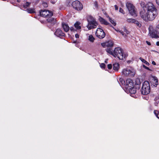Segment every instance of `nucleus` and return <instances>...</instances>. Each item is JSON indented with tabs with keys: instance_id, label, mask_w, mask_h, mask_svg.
Segmentation results:
<instances>
[{
	"instance_id": "nucleus-1",
	"label": "nucleus",
	"mask_w": 159,
	"mask_h": 159,
	"mask_svg": "<svg viewBox=\"0 0 159 159\" xmlns=\"http://www.w3.org/2000/svg\"><path fill=\"white\" fill-rule=\"evenodd\" d=\"M147 7L146 12L144 10H141L140 12V16L146 22L152 21L157 16V10L152 2H149Z\"/></svg>"
},
{
	"instance_id": "nucleus-2",
	"label": "nucleus",
	"mask_w": 159,
	"mask_h": 159,
	"mask_svg": "<svg viewBox=\"0 0 159 159\" xmlns=\"http://www.w3.org/2000/svg\"><path fill=\"white\" fill-rule=\"evenodd\" d=\"M106 50L107 53L112 55L115 57L118 58L120 60H123L127 56L124 53L123 50L119 47L115 48L114 51L109 48H107Z\"/></svg>"
},
{
	"instance_id": "nucleus-3",
	"label": "nucleus",
	"mask_w": 159,
	"mask_h": 159,
	"mask_svg": "<svg viewBox=\"0 0 159 159\" xmlns=\"http://www.w3.org/2000/svg\"><path fill=\"white\" fill-rule=\"evenodd\" d=\"M141 93L143 95L148 94L150 92V83L148 81H145L143 83L141 90Z\"/></svg>"
},
{
	"instance_id": "nucleus-4",
	"label": "nucleus",
	"mask_w": 159,
	"mask_h": 159,
	"mask_svg": "<svg viewBox=\"0 0 159 159\" xmlns=\"http://www.w3.org/2000/svg\"><path fill=\"white\" fill-rule=\"evenodd\" d=\"M88 22L87 27L89 29H91L96 27L98 23L96 20L92 16H89L88 19Z\"/></svg>"
},
{
	"instance_id": "nucleus-5",
	"label": "nucleus",
	"mask_w": 159,
	"mask_h": 159,
	"mask_svg": "<svg viewBox=\"0 0 159 159\" xmlns=\"http://www.w3.org/2000/svg\"><path fill=\"white\" fill-rule=\"evenodd\" d=\"M126 6L128 9L129 13L134 16H137L136 11L134 9V7L132 4L130 2H127L126 4Z\"/></svg>"
},
{
	"instance_id": "nucleus-6",
	"label": "nucleus",
	"mask_w": 159,
	"mask_h": 159,
	"mask_svg": "<svg viewBox=\"0 0 159 159\" xmlns=\"http://www.w3.org/2000/svg\"><path fill=\"white\" fill-rule=\"evenodd\" d=\"M122 74L125 76H134L135 75L134 71L129 68H126L124 69L122 71Z\"/></svg>"
},
{
	"instance_id": "nucleus-7",
	"label": "nucleus",
	"mask_w": 159,
	"mask_h": 159,
	"mask_svg": "<svg viewBox=\"0 0 159 159\" xmlns=\"http://www.w3.org/2000/svg\"><path fill=\"white\" fill-rule=\"evenodd\" d=\"M72 6L77 11H80L83 8L82 4L78 0H76L73 2Z\"/></svg>"
},
{
	"instance_id": "nucleus-8",
	"label": "nucleus",
	"mask_w": 159,
	"mask_h": 159,
	"mask_svg": "<svg viewBox=\"0 0 159 159\" xmlns=\"http://www.w3.org/2000/svg\"><path fill=\"white\" fill-rule=\"evenodd\" d=\"M40 13L41 16L44 17H50L53 15L52 11L46 10H41Z\"/></svg>"
},
{
	"instance_id": "nucleus-9",
	"label": "nucleus",
	"mask_w": 159,
	"mask_h": 159,
	"mask_svg": "<svg viewBox=\"0 0 159 159\" xmlns=\"http://www.w3.org/2000/svg\"><path fill=\"white\" fill-rule=\"evenodd\" d=\"M95 34L96 36L100 39L104 38L106 35L104 31L100 28L97 29L96 32Z\"/></svg>"
},
{
	"instance_id": "nucleus-10",
	"label": "nucleus",
	"mask_w": 159,
	"mask_h": 159,
	"mask_svg": "<svg viewBox=\"0 0 159 159\" xmlns=\"http://www.w3.org/2000/svg\"><path fill=\"white\" fill-rule=\"evenodd\" d=\"M101 45L102 47L104 48L107 47V48H111V47H112L113 45V42L111 40H109L107 42L104 43H102L101 44Z\"/></svg>"
},
{
	"instance_id": "nucleus-11",
	"label": "nucleus",
	"mask_w": 159,
	"mask_h": 159,
	"mask_svg": "<svg viewBox=\"0 0 159 159\" xmlns=\"http://www.w3.org/2000/svg\"><path fill=\"white\" fill-rule=\"evenodd\" d=\"M132 87H134L132 80L130 79H127L125 82V89H128V88H131Z\"/></svg>"
},
{
	"instance_id": "nucleus-12",
	"label": "nucleus",
	"mask_w": 159,
	"mask_h": 159,
	"mask_svg": "<svg viewBox=\"0 0 159 159\" xmlns=\"http://www.w3.org/2000/svg\"><path fill=\"white\" fill-rule=\"evenodd\" d=\"M54 34L57 37L61 38L64 36L65 34L63 33L60 29H57L55 31Z\"/></svg>"
},
{
	"instance_id": "nucleus-13",
	"label": "nucleus",
	"mask_w": 159,
	"mask_h": 159,
	"mask_svg": "<svg viewBox=\"0 0 159 159\" xmlns=\"http://www.w3.org/2000/svg\"><path fill=\"white\" fill-rule=\"evenodd\" d=\"M150 36L152 38L157 39L159 37L158 35V34L154 29H153L151 32H150Z\"/></svg>"
},
{
	"instance_id": "nucleus-14",
	"label": "nucleus",
	"mask_w": 159,
	"mask_h": 159,
	"mask_svg": "<svg viewBox=\"0 0 159 159\" xmlns=\"http://www.w3.org/2000/svg\"><path fill=\"white\" fill-rule=\"evenodd\" d=\"M151 84L154 86L156 87L158 84L157 79L156 77H154L151 81Z\"/></svg>"
},
{
	"instance_id": "nucleus-15",
	"label": "nucleus",
	"mask_w": 159,
	"mask_h": 159,
	"mask_svg": "<svg viewBox=\"0 0 159 159\" xmlns=\"http://www.w3.org/2000/svg\"><path fill=\"white\" fill-rule=\"evenodd\" d=\"M62 26L64 31L66 32H67L70 30V27L68 24L65 23H62Z\"/></svg>"
},
{
	"instance_id": "nucleus-16",
	"label": "nucleus",
	"mask_w": 159,
	"mask_h": 159,
	"mask_svg": "<svg viewBox=\"0 0 159 159\" xmlns=\"http://www.w3.org/2000/svg\"><path fill=\"white\" fill-rule=\"evenodd\" d=\"M126 91H129L131 94H134L136 93V90L134 87H131V88H128L126 89Z\"/></svg>"
},
{
	"instance_id": "nucleus-17",
	"label": "nucleus",
	"mask_w": 159,
	"mask_h": 159,
	"mask_svg": "<svg viewBox=\"0 0 159 159\" xmlns=\"http://www.w3.org/2000/svg\"><path fill=\"white\" fill-rule=\"evenodd\" d=\"M99 20L101 23L102 24H103L105 25H108L109 24V23L101 17H99Z\"/></svg>"
},
{
	"instance_id": "nucleus-18",
	"label": "nucleus",
	"mask_w": 159,
	"mask_h": 159,
	"mask_svg": "<svg viewBox=\"0 0 159 159\" xmlns=\"http://www.w3.org/2000/svg\"><path fill=\"white\" fill-rule=\"evenodd\" d=\"M149 2H148L146 4H145L143 2H140V5L143 9V10H144L146 11V10H147V6Z\"/></svg>"
},
{
	"instance_id": "nucleus-19",
	"label": "nucleus",
	"mask_w": 159,
	"mask_h": 159,
	"mask_svg": "<svg viewBox=\"0 0 159 159\" xmlns=\"http://www.w3.org/2000/svg\"><path fill=\"white\" fill-rule=\"evenodd\" d=\"M120 86L125 85V80L122 78H120L119 80H117Z\"/></svg>"
},
{
	"instance_id": "nucleus-20",
	"label": "nucleus",
	"mask_w": 159,
	"mask_h": 159,
	"mask_svg": "<svg viewBox=\"0 0 159 159\" xmlns=\"http://www.w3.org/2000/svg\"><path fill=\"white\" fill-rule=\"evenodd\" d=\"M48 22L51 23L52 24H54L56 23V20L54 18L49 17L47 19Z\"/></svg>"
},
{
	"instance_id": "nucleus-21",
	"label": "nucleus",
	"mask_w": 159,
	"mask_h": 159,
	"mask_svg": "<svg viewBox=\"0 0 159 159\" xmlns=\"http://www.w3.org/2000/svg\"><path fill=\"white\" fill-rule=\"evenodd\" d=\"M113 70L115 71H118L120 67L119 64L115 63L113 64Z\"/></svg>"
},
{
	"instance_id": "nucleus-22",
	"label": "nucleus",
	"mask_w": 159,
	"mask_h": 159,
	"mask_svg": "<svg viewBox=\"0 0 159 159\" xmlns=\"http://www.w3.org/2000/svg\"><path fill=\"white\" fill-rule=\"evenodd\" d=\"M154 104L156 106H157L159 103V96L156 97L154 99Z\"/></svg>"
},
{
	"instance_id": "nucleus-23",
	"label": "nucleus",
	"mask_w": 159,
	"mask_h": 159,
	"mask_svg": "<svg viewBox=\"0 0 159 159\" xmlns=\"http://www.w3.org/2000/svg\"><path fill=\"white\" fill-rule=\"evenodd\" d=\"M80 23L79 22H77L74 24L75 28L78 30H80L81 29V27L80 26Z\"/></svg>"
},
{
	"instance_id": "nucleus-24",
	"label": "nucleus",
	"mask_w": 159,
	"mask_h": 159,
	"mask_svg": "<svg viewBox=\"0 0 159 159\" xmlns=\"http://www.w3.org/2000/svg\"><path fill=\"white\" fill-rule=\"evenodd\" d=\"M89 40L91 42H93L95 40V38L92 35H89L88 37Z\"/></svg>"
},
{
	"instance_id": "nucleus-25",
	"label": "nucleus",
	"mask_w": 159,
	"mask_h": 159,
	"mask_svg": "<svg viewBox=\"0 0 159 159\" xmlns=\"http://www.w3.org/2000/svg\"><path fill=\"white\" fill-rule=\"evenodd\" d=\"M108 18H109V20L110 22L114 26H116V22L114 21L113 20H112L111 18L109 17L108 16Z\"/></svg>"
},
{
	"instance_id": "nucleus-26",
	"label": "nucleus",
	"mask_w": 159,
	"mask_h": 159,
	"mask_svg": "<svg viewBox=\"0 0 159 159\" xmlns=\"http://www.w3.org/2000/svg\"><path fill=\"white\" fill-rule=\"evenodd\" d=\"M134 23L136 24V25L139 27L140 28L142 26L141 24L136 20H135V21H134Z\"/></svg>"
},
{
	"instance_id": "nucleus-27",
	"label": "nucleus",
	"mask_w": 159,
	"mask_h": 159,
	"mask_svg": "<svg viewBox=\"0 0 159 159\" xmlns=\"http://www.w3.org/2000/svg\"><path fill=\"white\" fill-rule=\"evenodd\" d=\"M139 59L143 62L144 63L147 65L149 66V64L148 62L146 61L144 59L142 58V57H140Z\"/></svg>"
},
{
	"instance_id": "nucleus-28",
	"label": "nucleus",
	"mask_w": 159,
	"mask_h": 159,
	"mask_svg": "<svg viewBox=\"0 0 159 159\" xmlns=\"http://www.w3.org/2000/svg\"><path fill=\"white\" fill-rule=\"evenodd\" d=\"M30 4V2H26L23 5V7L25 8H26L29 7Z\"/></svg>"
},
{
	"instance_id": "nucleus-29",
	"label": "nucleus",
	"mask_w": 159,
	"mask_h": 159,
	"mask_svg": "<svg viewBox=\"0 0 159 159\" xmlns=\"http://www.w3.org/2000/svg\"><path fill=\"white\" fill-rule=\"evenodd\" d=\"M135 20L134 19L129 18L127 19V21L129 23H134L135 21Z\"/></svg>"
},
{
	"instance_id": "nucleus-30",
	"label": "nucleus",
	"mask_w": 159,
	"mask_h": 159,
	"mask_svg": "<svg viewBox=\"0 0 159 159\" xmlns=\"http://www.w3.org/2000/svg\"><path fill=\"white\" fill-rule=\"evenodd\" d=\"M27 10L28 12L30 13H33L35 12L34 9L32 8H29L27 9Z\"/></svg>"
},
{
	"instance_id": "nucleus-31",
	"label": "nucleus",
	"mask_w": 159,
	"mask_h": 159,
	"mask_svg": "<svg viewBox=\"0 0 159 159\" xmlns=\"http://www.w3.org/2000/svg\"><path fill=\"white\" fill-rule=\"evenodd\" d=\"M154 113L156 116L159 119V113L158 111L157 110H154Z\"/></svg>"
},
{
	"instance_id": "nucleus-32",
	"label": "nucleus",
	"mask_w": 159,
	"mask_h": 159,
	"mask_svg": "<svg viewBox=\"0 0 159 159\" xmlns=\"http://www.w3.org/2000/svg\"><path fill=\"white\" fill-rule=\"evenodd\" d=\"M154 30L157 32L158 34H159V24L157 25Z\"/></svg>"
},
{
	"instance_id": "nucleus-33",
	"label": "nucleus",
	"mask_w": 159,
	"mask_h": 159,
	"mask_svg": "<svg viewBox=\"0 0 159 159\" xmlns=\"http://www.w3.org/2000/svg\"><path fill=\"white\" fill-rule=\"evenodd\" d=\"M100 67L103 69H104L105 67V65L104 63H101L100 65Z\"/></svg>"
},
{
	"instance_id": "nucleus-34",
	"label": "nucleus",
	"mask_w": 159,
	"mask_h": 159,
	"mask_svg": "<svg viewBox=\"0 0 159 159\" xmlns=\"http://www.w3.org/2000/svg\"><path fill=\"white\" fill-rule=\"evenodd\" d=\"M42 4L44 7H47L48 6V4L46 2H43Z\"/></svg>"
},
{
	"instance_id": "nucleus-35",
	"label": "nucleus",
	"mask_w": 159,
	"mask_h": 159,
	"mask_svg": "<svg viewBox=\"0 0 159 159\" xmlns=\"http://www.w3.org/2000/svg\"><path fill=\"white\" fill-rule=\"evenodd\" d=\"M119 11L122 14H125V12L124 11V10H123L121 8H119Z\"/></svg>"
},
{
	"instance_id": "nucleus-36",
	"label": "nucleus",
	"mask_w": 159,
	"mask_h": 159,
	"mask_svg": "<svg viewBox=\"0 0 159 159\" xmlns=\"http://www.w3.org/2000/svg\"><path fill=\"white\" fill-rule=\"evenodd\" d=\"M70 30L71 31L75 32L76 31V30L73 27H71L70 28Z\"/></svg>"
},
{
	"instance_id": "nucleus-37",
	"label": "nucleus",
	"mask_w": 159,
	"mask_h": 159,
	"mask_svg": "<svg viewBox=\"0 0 159 159\" xmlns=\"http://www.w3.org/2000/svg\"><path fill=\"white\" fill-rule=\"evenodd\" d=\"M107 67L109 69H111L112 68V65L111 64H109L107 65Z\"/></svg>"
},
{
	"instance_id": "nucleus-38",
	"label": "nucleus",
	"mask_w": 159,
	"mask_h": 159,
	"mask_svg": "<svg viewBox=\"0 0 159 159\" xmlns=\"http://www.w3.org/2000/svg\"><path fill=\"white\" fill-rule=\"evenodd\" d=\"M119 32L120 33L122 34V35L123 36H126V35H125V33L124 32H123L122 31L120 30Z\"/></svg>"
},
{
	"instance_id": "nucleus-39",
	"label": "nucleus",
	"mask_w": 159,
	"mask_h": 159,
	"mask_svg": "<svg viewBox=\"0 0 159 159\" xmlns=\"http://www.w3.org/2000/svg\"><path fill=\"white\" fill-rule=\"evenodd\" d=\"M94 5H95V7L96 8H98V6L97 2H94Z\"/></svg>"
},
{
	"instance_id": "nucleus-40",
	"label": "nucleus",
	"mask_w": 159,
	"mask_h": 159,
	"mask_svg": "<svg viewBox=\"0 0 159 159\" xmlns=\"http://www.w3.org/2000/svg\"><path fill=\"white\" fill-rule=\"evenodd\" d=\"M143 67L144 68H145L146 69H147V70H150V69L148 67H147L145 65H143Z\"/></svg>"
},
{
	"instance_id": "nucleus-41",
	"label": "nucleus",
	"mask_w": 159,
	"mask_h": 159,
	"mask_svg": "<svg viewBox=\"0 0 159 159\" xmlns=\"http://www.w3.org/2000/svg\"><path fill=\"white\" fill-rule=\"evenodd\" d=\"M124 31L127 34H129V32L125 28H124Z\"/></svg>"
},
{
	"instance_id": "nucleus-42",
	"label": "nucleus",
	"mask_w": 159,
	"mask_h": 159,
	"mask_svg": "<svg viewBox=\"0 0 159 159\" xmlns=\"http://www.w3.org/2000/svg\"><path fill=\"white\" fill-rule=\"evenodd\" d=\"M75 37L76 38H78L79 37V35L78 34H75Z\"/></svg>"
},
{
	"instance_id": "nucleus-43",
	"label": "nucleus",
	"mask_w": 159,
	"mask_h": 159,
	"mask_svg": "<svg viewBox=\"0 0 159 159\" xmlns=\"http://www.w3.org/2000/svg\"><path fill=\"white\" fill-rule=\"evenodd\" d=\"M115 9L116 10H118V7L117 5H115Z\"/></svg>"
},
{
	"instance_id": "nucleus-44",
	"label": "nucleus",
	"mask_w": 159,
	"mask_h": 159,
	"mask_svg": "<svg viewBox=\"0 0 159 159\" xmlns=\"http://www.w3.org/2000/svg\"><path fill=\"white\" fill-rule=\"evenodd\" d=\"M146 43L148 45H151V43L150 42H149L148 41H146Z\"/></svg>"
},
{
	"instance_id": "nucleus-45",
	"label": "nucleus",
	"mask_w": 159,
	"mask_h": 159,
	"mask_svg": "<svg viewBox=\"0 0 159 159\" xmlns=\"http://www.w3.org/2000/svg\"><path fill=\"white\" fill-rule=\"evenodd\" d=\"M152 64L154 65H156V62L154 61H152Z\"/></svg>"
},
{
	"instance_id": "nucleus-46",
	"label": "nucleus",
	"mask_w": 159,
	"mask_h": 159,
	"mask_svg": "<svg viewBox=\"0 0 159 159\" xmlns=\"http://www.w3.org/2000/svg\"><path fill=\"white\" fill-rule=\"evenodd\" d=\"M157 4L159 6V0H156Z\"/></svg>"
},
{
	"instance_id": "nucleus-47",
	"label": "nucleus",
	"mask_w": 159,
	"mask_h": 159,
	"mask_svg": "<svg viewBox=\"0 0 159 159\" xmlns=\"http://www.w3.org/2000/svg\"><path fill=\"white\" fill-rule=\"evenodd\" d=\"M156 45L158 46H159V41L157 42Z\"/></svg>"
},
{
	"instance_id": "nucleus-48",
	"label": "nucleus",
	"mask_w": 159,
	"mask_h": 159,
	"mask_svg": "<svg viewBox=\"0 0 159 159\" xmlns=\"http://www.w3.org/2000/svg\"><path fill=\"white\" fill-rule=\"evenodd\" d=\"M20 0H17V2H20Z\"/></svg>"
},
{
	"instance_id": "nucleus-49",
	"label": "nucleus",
	"mask_w": 159,
	"mask_h": 159,
	"mask_svg": "<svg viewBox=\"0 0 159 159\" xmlns=\"http://www.w3.org/2000/svg\"><path fill=\"white\" fill-rule=\"evenodd\" d=\"M108 61V60L107 59H106V60L105 61V62L106 63H107V61Z\"/></svg>"
},
{
	"instance_id": "nucleus-50",
	"label": "nucleus",
	"mask_w": 159,
	"mask_h": 159,
	"mask_svg": "<svg viewBox=\"0 0 159 159\" xmlns=\"http://www.w3.org/2000/svg\"><path fill=\"white\" fill-rule=\"evenodd\" d=\"M116 30V31L117 32H119V31H120V30Z\"/></svg>"
},
{
	"instance_id": "nucleus-51",
	"label": "nucleus",
	"mask_w": 159,
	"mask_h": 159,
	"mask_svg": "<svg viewBox=\"0 0 159 159\" xmlns=\"http://www.w3.org/2000/svg\"><path fill=\"white\" fill-rule=\"evenodd\" d=\"M125 91L126 92H127L126 90H125Z\"/></svg>"
},
{
	"instance_id": "nucleus-52",
	"label": "nucleus",
	"mask_w": 159,
	"mask_h": 159,
	"mask_svg": "<svg viewBox=\"0 0 159 159\" xmlns=\"http://www.w3.org/2000/svg\"><path fill=\"white\" fill-rule=\"evenodd\" d=\"M74 43H76V42H74Z\"/></svg>"
}]
</instances>
